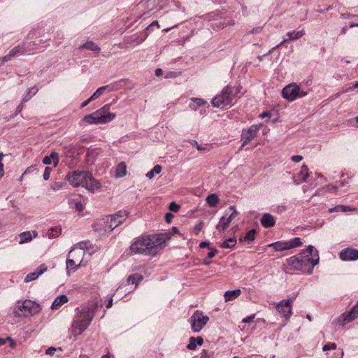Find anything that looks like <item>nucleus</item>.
I'll return each mask as SVG.
<instances>
[{"instance_id":"obj_1","label":"nucleus","mask_w":358,"mask_h":358,"mask_svg":"<svg viewBox=\"0 0 358 358\" xmlns=\"http://www.w3.org/2000/svg\"><path fill=\"white\" fill-rule=\"evenodd\" d=\"M165 241L160 235H148L136 238L130 245V251L134 254L155 255L162 249Z\"/></svg>"},{"instance_id":"obj_2","label":"nucleus","mask_w":358,"mask_h":358,"mask_svg":"<svg viewBox=\"0 0 358 358\" xmlns=\"http://www.w3.org/2000/svg\"><path fill=\"white\" fill-rule=\"evenodd\" d=\"M78 313L74 317L69 332L74 336L81 335L89 327L94 317L92 309L88 306L78 308Z\"/></svg>"},{"instance_id":"obj_3","label":"nucleus","mask_w":358,"mask_h":358,"mask_svg":"<svg viewBox=\"0 0 358 358\" xmlns=\"http://www.w3.org/2000/svg\"><path fill=\"white\" fill-rule=\"evenodd\" d=\"M110 103H107L95 112L86 115L81 122L88 124H103L112 122L116 117V113L110 112Z\"/></svg>"},{"instance_id":"obj_4","label":"nucleus","mask_w":358,"mask_h":358,"mask_svg":"<svg viewBox=\"0 0 358 358\" xmlns=\"http://www.w3.org/2000/svg\"><path fill=\"white\" fill-rule=\"evenodd\" d=\"M87 243H78L69 252L66 262L68 273L71 269L76 271L80 267L85 266V264H83V257L85 255V249L87 248Z\"/></svg>"},{"instance_id":"obj_5","label":"nucleus","mask_w":358,"mask_h":358,"mask_svg":"<svg viewBox=\"0 0 358 358\" xmlns=\"http://www.w3.org/2000/svg\"><path fill=\"white\" fill-rule=\"evenodd\" d=\"M39 304L31 300L17 301L16 308L13 311L16 317H30L39 313Z\"/></svg>"},{"instance_id":"obj_6","label":"nucleus","mask_w":358,"mask_h":358,"mask_svg":"<svg viewBox=\"0 0 358 358\" xmlns=\"http://www.w3.org/2000/svg\"><path fill=\"white\" fill-rule=\"evenodd\" d=\"M234 97L232 87L227 85L212 99L211 103L215 108L231 106Z\"/></svg>"},{"instance_id":"obj_7","label":"nucleus","mask_w":358,"mask_h":358,"mask_svg":"<svg viewBox=\"0 0 358 358\" xmlns=\"http://www.w3.org/2000/svg\"><path fill=\"white\" fill-rule=\"evenodd\" d=\"M308 94L303 89L295 83L286 85L282 90V96L289 102L303 98Z\"/></svg>"},{"instance_id":"obj_8","label":"nucleus","mask_w":358,"mask_h":358,"mask_svg":"<svg viewBox=\"0 0 358 358\" xmlns=\"http://www.w3.org/2000/svg\"><path fill=\"white\" fill-rule=\"evenodd\" d=\"M303 254V262L307 268V273L311 274L313 271V268L318 264L320 257L318 251L314 248L311 245H308Z\"/></svg>"},{"instance_id":"obj_9","label":"nucleus","mask_w":358,"mask_h":358,"mask_svg":"<svg viewBox=\"0 0 358 358\" xmlns=\"http://www.w3.org/2000/svg\"><path fill=\"white\" fill-rule=\"evenodd\" d=\"M238 215V212L236 210V207L231 206L229 208V210H226L220 219L219 222L216 225V229L220 232L225 231L232 220L236 217Z\"/></svg>"},{"instance_id":"obj_10","label":"nucleus","mask_w":358,"mask_h":358,"mask_svg":"<svg viewBox=\"0 0 358 358\" xmlns=\"http://www.w3.org/2000/svg\"><path fill=\"white\" fill-rule=\"evenodd\" d=\"M209 321V317L201 310H196L189 319L191 329L193 332H199Z\"/></svg>"},{"instance_id":"obj_11","label":"nucleus","mask_w":358,"mask_h":358,"mask_svg":"<svg viewBox=\"0 0 358 358\" xmlns=\"http://www.w3.org/2000/svg\"><path fill=\"white\" fill-rule=\"evenodd\" d=\"M128 217V213L126 210H120L114 215H110L107 219L108 227L105 228V231H111L120 224L123 223Z\"/></svg>"},{"instance_id":"obj_12","label":"nucleus","mask_w":358,"mask_h":358,"mask_svg":"<svg viewBox=\"0 0 358 358\" xmlns=\"http://www.w3.org/2000/svg\"><path fill=\"white\" fill-rule=\"evenodd\" d=\"M90 173L87 171H73L66 176V179L75 187H83Z\"/></svg>"},{"instance_id":"obj_13","label":"nucleus","mask_w":358,"mask_h":358,"mask_svg":"<svg viewBox=\"0 0 358 358\" xmlns=\"http://www.w3.org/2000/svg\"><path fill=\"white\" fill-rule=\"evenodd\" d=\"M358 317V301L355 306H354L348 313L341 314L336 320L338 324L344 325L347 323L351 322Z\"/></svg>"},{"instance_id":"obj_14","label":"nucleus","mask_w":358,"mask_h":358,"mask_svg":"<svg viewBox=\"0 0 358 358\" xmlns=\"http://www.w3.org/2000/svg\"><path fill=\"white\" fill-rule=\"evenodd\" d=\"M292 302L291 299H287L280 301L276 305L277 311L282 314L286 320H289L292 314Z\"/></svg>"},{"instance_id":"obj_15","label":"nucleus","mask_w":358,"mask_h":358,"mask_svg":"<svg viewBox=\"0 0 358 358\" xmlns=\"http://www.w3.org/2000/svg\"><path fill=\"white\" fill-rule=\"evenodd\" d=\"M259 125H252L248 129H243L241 134V140L243 141V146L248 143L256 136L259 129Z\"/></svg>"},{"instance_id":"obj_16","label":"nucleus","mask_w":358,"mask_h":358,"mask_svg":"<svg viewBox=\"0 0 358 358\" xmlns=\"http://www.w3.org/2000/svg\"><path fill=\"white\" fill-rule=\"evenodd\" d=\"M287 261L288 264L292 267L293 269L307 272V268H306L304 262H303V254L291 257Z\"/></svg>"},{"instance_id":"obj_17","label":"nucleus","mask_w":358,"mask_h":358,"mask_svg":"<svg viewBox=\"0 0 358 358\" xmlns=\"http://www.w3.org/2000/svg\"><path fill=\"white\" fill-rule=\"evenodd\" d=\"M339 257L345 262L357 260L358 250L353 248H346L340 252Z\"/></svg>"},{"instance_id":"obj_18","label":"nucleus","mask_w":358,"mask_h":358,"mask_svg":"<svg viewBox=\"0 0 358 358\" xmlns=\"http://www.w3.org/2000/svg\"><path fill=\"white\" fill-rule=\"evenodd\" d=\"M101 187V183L99 180H95L92 178V174L90 173L87 180L84 183L83 187H85L88 191L91 192H95L98 191Z\"/></svg>"},{"instance_id":"obj_19","label":"nucleus","mask_w":358,"mask_h":358,"mask_svg":"<svg viewBox=\"0 0 358 358\" xmlns=\"http://www.w3.org/2000/svg\"><path fill=\"white\" fill-rule=\"evenodd\" d=\"M48 269L45 264H43L40 265L35 272L27 274L24 278V282L27 283L31 281L36 280L40 275L43 274Z\"/></svg>"},{"instance_id":"obj_20","label":"nucleus","mask_w":358,"mask_h":358,"mask_svg":"<svg viewBox=\"0 0 358 358\" xmlns=\"http://www.w3.org/2000/svg\"><path fill=\"white\" fill-rule=\"evenodd\" d=\"M31 48H29L27 46H22V45H17L14 47L9 53L10 54L12 57H17L24 54H31Z\"/></svg>"},{"instance_id":"obj_21","label":"nucleus","mask_w":358,"mask_h":358,"mask_svg":"<svg viewBox=\"0 0 358 358\" xmlns=\"http://www.w3.org/2000/svg\"><path fill=\"white\" fill-rule=\"evenodd\" d=\"M38 236V232L36 230L32 231H24L19 234L20 236V244H24L28 243L32 240L33 238H36Z\"/></svg>"},{"instance_id":"obj_22","label":"nucleus","mask_w":358,"mask_h":358,"mask_svg":"<svg viewBox=\"0 0 358 358\" xmlns=\"http://www.w3.org/2000/svg\"><path fill=\"white\" fill-rule=\"evenodd\" d=\"M232 24L233 23L231 22L230 20L219 18L215 20L210 24V27L213 28V29H220Z\"/></svg>"},{"instance_id":"obj_23","label":"nucleus","mask_w":358,"mask_h":358,"mask_svg":"<svg viewBox=\"0 0 358 358\" xmlns=\"http://www.w3.org/2000/svg\"><path fill=\"white\" fill-rule=\"evenodd\" d=\"M275 221L274 217L269 213L264 214L261 219L262 225L266 228L273 227L275 225Z\"/></svg>"},{"instance_id":"obj_24","label":"nucleus","mask_w":358,"mask_h":358,"mask_svg":"<svg viewBox=\"0 0 358 358\" xmlns=\"http://www.w3.org/2000/svg\"><path fill=\"white\" fill-rule=\"evenodd\" d=\"M203 343V339L201 336L196 338L191 337L189 339V343L187 345V348L189 350H194L198 345L201 346Z\"/></svg>"},{"instance_id":"obj_25","label":"nucleus","mask_w":358,"mask_h":358,"mask_svg":"<svg viewBox=\"0 0 358 358\" xmlns=\"http://www.w3.org/2000/svg\"><path fill=\"white\" fill-rule=\"evenodd\" d=\"M68 302V297L65 294H62L57 296L53 303H52L51 308L52 309H58L61 307L64 303Z\"/></svg>"},{"instance_id":"obj_26","label":"nucleus","mask_w":358,"mask_h":358,"mask_svg":"<svg viewBox=\"0 0 358 358\" xmlns=\"http://www.w3.org/2000/svg\"><path fill=\"white\" fill-rule=\"evenodd\" d=\"M241 290L240 289L227 291L224 295V301L226 302H228V301L234 300L236 298H238L241 295Z\"/></svg>"},{"instance_id":"obj_27","label":"nucleus","mask_w":358,"mask_h":358,"mask_svg":"<svg viewBox=\"0 0 358 358\" xmlns=\"http://www.w3.org/2000/svg\"><path fill=\"white\" fill-rule=\"evenodd\" d=\"M127 174V165L124 162L120 163L115 168V176L116 178H120Z\"/></svg>"},{"instance_id":"obj_28","label":"nucleus","mask_w":358,"mask_h":358,"mask_svg":"<svg viewBox=\"0 0 358 358\" xmlns=\"http://www.w3.org/2000/svg\"><path fill=\"white\" fill-rule=\"evenodd\" d=\"M268 247H272L275 251L281 252L289 250L287 241H277L268 245Z\"/></svg>"},{"instance_id":"obj_29","label":"nucleus","mask_w":358,"mask_h":358,"mask_svg":"<svg viewBox=\"0 0 358 358\" xmlns=\"http://www.w3.org/2000/svg\"><path fill=\"white\" fill-rule=\"evenodd\" d=\"M143 277L138 273H134L128 277L127 282L128 285H134V288H136L138 283L142 280Z\"/></svg>"},{"instance_id":"obj_30","label":"nucleus","mask_w":358,"mask_h":358,"mask_svg":"<svg viewBox=\"0 0 358 358\" xmlns=\"http://www.w3.org/2000/svg\"><path fill=\"white\" fill-rule=\"evenodd\" d=\"M114 90L113 87L110 85H105L99 87L95 92L92 95V99H96L99 96H101L106 90L111 92Z\"/></svg>"},{"instance_id":"obj_31","label":"nucleus","mask_w":358,"mask_h":358,"mask_svg":"<svg viewBox=\"0 0 358 358\" xmlns=\"http://www.w3.org/2000/svg\"><path fill=\"white\" fill-rule=\"evenodd\" d=\"M308 176L309 173L307 167L306 166H303L300 173L297 176V178L295 179V181L296 183L304 182L308 178Z\"/></svg>"},{"instance_id":"obj_32","label":"nucleus","mask_w":358,"mask_h":358,"mask_svg":"<svg viewBox=\"0 0 358 358\" xmlns=\"http://www.w3.org/2000/svg\"><path fill=\"white\" fill-rule=\"evenodd\" d=\"M79 48L90 50L96 53L99 52L101 50L100 48L92 41H87L80 45Z\"/></svg>"},{"instance_id":"obj_33","label":"nucleus","mask_w":358,"mask_h":358,"mask_svg":"<svg viewBox=\"0 0 358 358\" xmlns=\"http://www.w3.org/2000/svg\"><path fill=\"white\" fill-rule=\"evenodd\" d=\"M305 34L304 30L292 31L287 33V36L290 41L296 40L301 38Z\"/></svg>"},{"instance_id":"obj_34","label":"nucleus","mask_w":358,"mask_h":358,"mask_svg":"<svg viewBox=\"0 0 358 358\" xmlns=\"http://www.w3.org/2000/svg\"><path fill=\"white\" fill-rule=\"evenodd\" d=\"M190 100L194 102V104L189 105V108L193 110H196L199 107L206 104L207 102L201 98H191Z\"/></svg>"},{"instance_id":"obj_35","label":"nucleus","mask_w":358,"mask_h":358,"mask_svg":"<svg viewBox=\"0 0 358 358\" xmlns=\"http://www.w3.org/2000/svg\"><path fill=\"white\" fill-rule=\"evenodd\" d=\"M220 201V199L217 194H211L206 198V202L210 207L215 206Z\"/></svg>"},{"instance_id":"obj_36","label":"nucleus","mask_w":358,"mask_h":358,"mask_svg":"<svg viewBox=\"0 0 358 358\" xmlns=\"http://www.w3.org/2000/svg\"><path fill=\"white\" fill-rule=\"evenodd\" d=\"M38 91L36 86H33L27 90V92L22 99V102L29 101L34 95H35Z\"/></svg>"},{"instance_id":"obj_37","label":"nucleus","mask_w":358,"mask_h":358,"mask_svg":"<svg viewBox=\"0 0 358 358\" xmlns=\"http://www.w3.org/2000/svg\"><path fill=\"white\" fill-rule=\"evenodd\" d=\"M162 171V166L160 165H155L153 169L148 172L145 176L149 179H152L155 175L159 174Z\"/></svg>"},{"instance_id":"obj_38","label":"nucleus","mask_w":358,"mask_h":358,"mask_svg":"<svg viewBox=\"0 0 358 358\" xmlns=\"http://www.w3.org/2000/svg\"><path fill=\"white\" fill-rule=\"evenodd\" d=\"M255 234H256L255 230L252 229V230L249 231L243 238H240L239 241H240V242L244 241V242L250 243L254 241L255 237Z\"/></svg>"},{"instance_id":"obj_39","label":"nucleus","mask_w":358,"mask_h":358,"mask_svg":"<svg viewBox=\"0 0 358 358\" xmlns=\"http://www.w3.org/2000/svg\"><path fill=\"white\" fill-rule=\"evenodd\" d=\"M237 243L236 238H230L225 240L220 245L222 248H232Z\"/></svg>"},{"instance_id":"obj_40","label":"nucleus","mask_w":358,"mask_h":358,"mask_svg":"<svg viewBox=\"0 0 358 358\" xmlns=\"http://www.w3.org/2000/svg\"><path fill=\"white\" fill-rule=\"evenodd\" d=\"M287 246H288L289 250L301 246L302 245L301 238L299 237L292 238V239L287 241Z\"/></svg>"},{"instance_id":"obj_41","label":"nucleus","mask_w":358,"mask_h":358,"mask_svg":"<svg viewBox=\"0 0 358 358\" xmlns=\"http://www.w3.org/2000/svg\"><path fill=\"white\" fill-rule=\"evenodd\" d=\"M153 26H156L158 29L160 27L159 22L157 21H154L146 28V31L149 30L150 28ZM148 34L147 33V31H145L144 34V36L141 37V38L138 41V43H141L143 41H144L145 40V38L148 37Z\"/></svg>"},{"instance_id":"obj_42","label":"nucleus","mask_w":358,"mask_h":358,"mask_svg":"<svg viewBox=\"0 0 358 358\" xmlns=\"http://www.w3.org/2000/svg\"><path fill=\"white\" fill-rule=\"evenodd\" d=\"M22 46H27L29 48H31V54L36 50L38 49V44L33 41H26L22 44Z\"/></svg>"},{"instance_id":"obj_43","label":"nucleus","mask_w":358,"mask_h":358,"mask_svg":"<svg viewBox=\"0 0 358 358\" xmlns=\"http://www.w3.org/2000/svg\"><path fill=\"white\" fill-rule=\"evenodd\" d=\"M61 233V229L59 227H55L51 229L48 232V236L50 238H55L58 236Z\"/></svg>"},{"instance_id":"obj_44","label":"nucleus","mask_w":358,"mask_h":358,"mask_svg":"<svg viewBox=\"0 0 358 358\" xmlns=\"http://www.w3.org/2000/svg\"><path fill=\"white\" fill-rule=\"evenodd\" d=\"M43 163L46 165L53 163L54 166H57L59 159L58 158H43Z\"/></svg>"},{"instance_id":"obj_45","label":"nucleus","mask_w":358,"mask_h":358,"mask_svg":"<svg viewBox=\"0 0 358 358\" xmlns=\"http://www.w3.org/2000/svg\"><path fill=\"white\" fill-rule=\"evenodd\" d=\"M191 143H192V145H195L198 150H201V151L208 150L210 147L208 145H205L204 146L199 145L198 144V143L196 141H193Z\"/></svg>"},{"instance_id":"obj_46","label":"nucleus","mask_w":358,"mask_h":358,"mask_svg":"<svg viewBox=\"0 0 358 358\" xmlns=\"http://www.w3.org/2000/svg\"><path fill=\"white\" fill-rule=\"evenodd\" d=\"M180 208V206L173 201L169 204V210L172 212L177 213L179 211Z\"/></svg>"},{"instance_id":"obj_47","label":"nucleus","mask_w":358,"mask_h":358,"mask_svg":"<svg viewBox=\"0 0 358 358\" xmlns=\"http://www.w3.org/2000/svg\"><path fill=\"white\" fill-rule=\"evenodd\" d=\"M336 348H337V345L336 343H331L324 345L322 348V350H323V351H327L329 350H336Z\"/></svg>"},{"instance_id":"obj_48","label":"nucleus","mask_w":358,"mask_h":358,"mask_svg":"<svg viewBox=\"0 0 358 358\" xmlns=\"http://www.w3.org/2000/svg\"><path fill=\"white\" fill-rule=\"evenodd\" d=\"M203 227V223L202 222H200L197 224H196L193 228V230L194 231L195 234L198 235L199 234V232L202 230Z\"/></svg>"},{"instance_id":"obj_49","label":"nucleus","mask_w":358,"mask_h":358,"mask_svg":"<svg viewBox=\"0 0 358 358\" xmlns=\"http://www.w3.org/2000/svg\"><path fill=\"white\" fill-rule=\"evenodd\" d=\"M180 75V73L176 72V71H169L166 74L165 78H166V79L175 78Z\"/></svg>"},{"instance_id":"obj_50","label":"nucleus","mask_w":358,"mask_h":358,"mask_svg":"<svg viewBox=\"0 0 358 358\" xmlns=\"http://www.w3.org/2000/svg\"><path fill=\"white\" fill-rule=\"evenodd\" d=\"M338 210L342 211V212H347V211H351L354 209L351 208L350 206H343V205H338L337 206Z\"/></svg>"},{"instance_id":"obj_51","label":"nucleus","mask_w":358,"mask_h":358,"mask_svg":"<svg viewBox=\"0 0 358 358\" xmlns=\"http://www.w3.org/2000/svg\"><path fill=\"white\" fill-rule=\"evenodd\" d=\"M255 317V315L248 316L242 320V323H252Z\"/></svg>"},{"instance_id":"obj_52","label":"nucleus","mask_w":358,"mask_h":358,"mask_svg":"<svg viewBox=\"0 0 358 358\" xmlns=\"http://www.w3.org/2000/svg\"><path fill=\"white\" fill-rule=\"evenodd\" d=\"M50 172H51V169L49 167H46L44 171V173H43V179L45 180H49L50 176Z\"/></svg>"},{"instance_id":"obj_53","label":"nucleus","mask_w":358,"mask_h":358,"mask_svg":"<svg viewBox=\"0 0 358 358\" xmlns=\"http://www.w3.org/2000/svg\"><path fill=\"white\" fill-rule=\"evenodd\" d=\"M57 350L56 348L50 347L46 350L45 353L48 355H53Z\"/></svg>"},{"instance_id":"obj_54","label":"nucleus","mask_w":358,"mask_h":358,"mask_svg":"<svg viewBox=\"0 0 358 358\" xmlns=\"http://www.w3.org/2000/svg\"><path fill=\"white\" fill-rule=\"evenodd\" d=\"M13 57H11L10 54L8 53V55H5L1 59V61L4 63L10 61Z\"/></svg>"},{"instance_id":"obj_55","label":"nucleus","mask_w":358,"mask_h":358,"mask_svg":"<svg viewBox=\"0 0 358 358\" xmlns=\"http://www.w3.org/2000/svg\"><path fill=\"white\" fill-rule=\"evenodd\" d=\"M94 100V99H92V96H91L87 100H86L85 101H84L81 103L80 107L84 108V107L87 106L91 101H92Z\"/></svg>"},{"instance_id":"obj_56","label":"nucleus","mask_w":358,"mask_h":358,"mask_svg":"<svg viewBox=\"0 0 358 358\" xmlns=\"http://www.w3.org/2000/svg\"><path fill=\"white\" fill-rule=\"evenodd\" d=\"M1 159H2V158H0V179L4 175L3 164L1 162Z\"/></svg>"},{"instance_id":"obj_57","label":"nucleus","mask_w":358,"mask_h":358,"mask_svg":"<svg viewBox=\"0 0 358 358\" xmlns=\"http://www.w3.org/2000/svg\"><path fill=\"white\" fill-rule=\"evenodd\" d=\"M63 187L62 184L61 183H55L54 185H52V187L54 190H59V189H61L62 187Z\"/></svg>"},{"instance_id":"obj_58","label":"nucleus","mask_w":358,"mask_h":358,"mask_svg":"<svg viewBox=\"0 0 358 358\" xmlns=\"http://www.w3.org/2000/svg\"><path fill=\"white\" fill-rule=\"evenodd\" d=\"M173 215L171 213H166V215H165V219H166V221L168 222V223H170L171 222V220L173 218Z\"/></svg>"},{"instance_id":"obj_59","label":"nucleus","mask_w":358,"mask_h":358,"mask_svg":"<svg viewBox=\"0 0 358 358\" xmlns=\"http://www.w3.org/2000/svg\"><path fill=\"white\" fill-rule=\"evenodd\" d=\"M217 253V250H211L208 253V257L211 259L213 257H214L215 256Z\"/></svg>"},{"instance_id":"obj_60","label":"nucleus","mask_w":358,"mask_h":358,"mask_svg":"<svg viewBox=\"0 0 358 358\" xmlns=\"http://www.w3.org/2000/svg\"><path fill=\"white\" fill-rule=\"evenodd\" d=\"M271 115V113L269 112H264L259 115L260 118H264V117H270Z\"/></svg>"},{"instance_id":"obj_61","label":"nucleus","mask_w":358,"mask_h":358,"mask_svg":"<svg viewBox=\"0 0 358 358\" xmlns=\"http://www.w3.org/2000/svg\"><path fill=\"white\" fill-rule=\"evenodd\" d=\"M155 76L159 77V76H161L162 75L163 71L161 69H157L155 70Z\"/></svg>"},{"instance_id":"obj_62","label":"nucleus","mask_w":358,"mask_h":358,"mask_svg":"<svg viewBox=\"0 0 358 358\" xmlns=\"http://www.w3.org/2000/svg\"><path fill=\"white\" fill-rule=\"evenodd\" d=\"M76 208L78 211H81L83 209V206L81 203H77L76 204Z\"/></svg>"},{"instance_id":"obj_63","label":"nucleus","mask_w":358,"mask_h":358,"mask_svg":"<svg viewBox=\"0 0 358 358\" xmlns=\"http://www.w3.org/2000/svg\"><path fill=\"white\" fill-rule=\"evenodd\" d=\"M208 245H209V243L208 242H206V241L201 242L199 244V247L201 248H204L208 247Z\"/></svg>"},{"instance_id":"obj_64","label":"nucleus","mask_w":358,"mask_h":358,"mask_svg":"<svg viewBox=\"0 0 358 358\" xmlns=\"http://www.w3.org/2000/svg\"><path fill=\"white\" fill-rule=\"evenodd\" d=\"M356 88H358V81L352 87L348 88L345 92H347L351 91L354 89H356Z\"/></svg>"}]
</instances>
